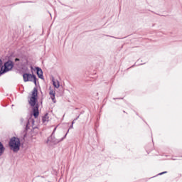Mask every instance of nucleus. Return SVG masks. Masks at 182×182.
<instances>
[{
    "instance_id": "obj_5",
    "label": "nucleus",
    "mask_w": 182,
    "mask_h": 182,
    "mask_svg": "<svg viewBox=\"0 0 182 182\" xmlns=\"http://www.w3.org/2000/svg\"><path fill=\"white\" fill-rule=\"evenodd\" d=\"M55 90L52 89V87H50L49 95L53 103H56V99L55 98Z\"/></svg>"
},
{
    "instance_id": "obj_2",
    "label": "nucleus",
    "mask_w": 182,
    "mask_h": 182,
    "mask_svg": "<svg viewBox=\"0 0 182 182\" xmlns=\"http://www.w3.org/2000/svg\"><path fill=\"white\" fill-rule=\"evenodd\" d=\"M9 147L13 151H19L21 147V141L18 138L14 136L10 139Z\"/></svg>"
},
{
    "instance_id": "obj_4",
    "label": "nucleus",
    "mask_w": 182,
    "mask_h": 182,
    "mask_svg": "<svg viewBox=\"0 0 182 182\" xmlns=\"http://www.w3.org/2000/svg\"><path fill=\"white\" fill-rule=\"evenodd\" d=\"M23 78L24 82H32L33 81L35 83H36V77L35 75L32 74H28V73H24L23 75Z\"/></svg>"
},
{
    "instance_id": "obj_11",
    "label": "nucleus",
    "mask_w": 182,
    "mask_h": 182,
    "mask_svg": "<svg viewBox=\"0 0 182 182\" xmlns=\"http://www.w3.org/2000/svg\"><path fill=\"white\" fill-rule=\"evenodd\" d=\"M2 66V60L0 59V68Z\"/></svg>"
},
{
    "instance_id": "obj_8",
    "label": "nucleus",
    "mask_w": 182,
    "mask_h": 182,
    "mask_svg": "<svg viewBox=\"0 0 182 182\" xmlns=\"http://www.w3.org/2000/svg\"><path fill=\"white\" fill-rule=\"evenodd\" d=\"M53 85L54 87H55L56 89H59V87L60 86L59 81L55 80H53Z\"/></svg>"
},
{
    "instance_id": "obj_6",
    "label": "nucleus",
    "mask_w": 182,
    "mask_h": 182,
    "mask_svg": "<svg viewBox=\"0 0 182 182\" xmlns=\"http://www.w3.org/2000/svg\"><path fill=\"white\" fill-rule=\"evenodd\" d=\"M62 140H63V139H56L53 138V134H52L51 136L48 137V143L49 141H51L52 143H54V144H57V143H60V141H62Z\"/></svg>"
},
{
    "instance_id": "obj_9",
    "label": "nucleus",
    "mask_w": 182,
    "mask_h": 182,
    "mask_svg": "<svg viewBox=\"0 0 182 182\" xmlns=\"http://www.w3.org/2000/svg\"><path fill=\"white\" fill-rule=\"evenodd\" d=\"M46 122H49V114H46L43 117V123H46Z\"/></svg>"
},
{
    "instance_id": "obj_13",
    "label": "nucleus",
    "mask_w": 182,
    "mask_h": 182,
    "mask_svg": "<svg viewBox=\"0 0 182 182\" xmlns=\"http://www.w3.org/2000/svg\"><path fill=\"white\" fill-rule=\"evenodd\" d=\"M166 172H162L161 173H159V176H161V174H165Z\"/></svg>"
},
{
    "instance_id": "obj_10",
    "label": "nucleus",
    "mask_w": 182,
    "mask_h": 182,
    "mask_svg": "<svg viewBox=\"0 0 182 182\" xmlns=\"http://www.w3.org/2000/svg\"><path fill=\"white\" fill-rule=\"evenodd\" d=\"M4 151H5V147H4L2 143L0 142V156H2V154H4Z\"/></svg>"
},
{
    "instance_id": "obj_12",
    "label": "nucleus",
    "mask_w": 182,
    "mask_h": 182,
    "mask_svg": "<svg viewBox=\"0 0 182 182\" xmlns=\"http://www.w3.org/2000/svg\"><path fill=\"white\" fill-rule=\"evenodd\" d=\"M15 61H16V62L19 61V58H16V59H15Z\"/></svg>"
},
{
    "instance_id": "obj_1",
    "label": "nucleus",
    "mask_w": 182,
    "mask_h": 182,
    "mask_svg": "<svg viewBox=\"0 0 182 182\" xmlns=\"http://www.w3.org/2000/svg\"><path fill=\"white\" fill-rule=\"evenodd\" d=\"M38 100V90L34 88L31 92V97H30L29 105L33 107V116H34L35 119H38L39 116V108L36 105V102Z\"/></svg>"
},
{
    "instance_id": "obj_14",
    "label": "nucleus",
    "mask_w": 182,
    "mask_h": 182,
    "mask_svg": "<svg viewBox=\"0 0 182 182\" xmlns=\"http://www.w3.org/2000/svg\"><path fill=\"white\" fill-rule=\"evenodd\" d=\"M56 130V128L54 129V132Z\"/></svg>"
},
{
    "instance_id": "obj_3",
    "label": "nucleus",
    "mask_w": 182,
    "mask_h": 182,
    "mask_svg": "<svg viewBox=\"0 0 182 182\" xmlns=\"http://www.w3.org/2000/svg\"><path fill=\"white\" fill-rule=\"evenodd\" d=\"M12 68H14V63H12V61L5 63L4 69L1 68L0 75H4V73H6V72H9V70H11Z\"/></svg>"
},
{
    "instance_id": "obj_7",
    "label": "nucleus",
    "mask_w": 182,
    "mask_h": 182,
    "mask_svg": "<svg viewBox=\"0 0 182 182\" xmlns=\"http://www.w3.org/2000/svg\"><path fill=\"white\" fill-rule=\"evenodd\" d=\"M36 70L38 77H40V79H43V73L42 72V69L36 68Z\"/></svg>"
}]
</instances>
